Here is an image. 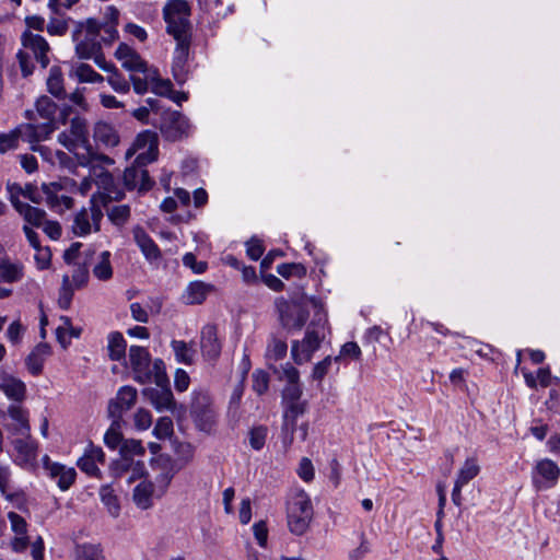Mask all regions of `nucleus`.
I'll use <instances>...</instances> for the list:
<instances>
[{
  "mask_svg": "<svg viewBox=\"0 0 560 560\" xmlns=\"http://www.w3.org/2000/svg\"><path fill=\"white\" fill-rule=\"evenodd\" d=\"M58 105L49 96H39L34 109H26L24 117L27 122L22 124L24 136L38 139L40 142L48 140L58 129L59 124L65 125L71 107L66 106L60 110V118L57 117Z\"/></svg>",
  "mask_w": 560,
  "mask_h": 560,
  "instance_id": "f257e3e1",
  "label": "nucleus"
},
{
  "mask_svg": "<svg viewBox=\"0 0 560 560\" xmlns=\"http://www.w3.org/2000/svg\"><path fill=\"white\" fill-rule=\"evenodd\" d=\"M129 361L133 372V380L139 384H147L154 380L156 385L166 381L165 364L163 360L151 361L149 351L140 346L129 348Z\"/></svg>",
  "mask_w": 560,
  "mask_h": 560,
  "instance_id": "f03ea898",
  "label": "nucleus"
},
{
  "mask_svg": "<svg viewBox=\"0 0 560 560\" xmlns=\"http://www.w3.org/2000/svg\"><path fill=\"white\" fill-rule=\"evenodd\" d=\"M326 315L316 313L308 325L302 340H294L291 345V357L293 361L302 365L311 361L313 353L317 351L326 338Z\"/></svg>",
  "mask_w": 560,
  "mask_h": 560,
  "instance_id": "7ed1b4c3",
  "label": "nucleus"
},
{
  "mask_svg": "<svg viewBox=\"0 0 560 560\" xmlns=\"http://www.w3.org/2000/svg\"><path fill=\"white\" fill-rule=\"evenodd\" d=\"M314 509L310 495L304 490L294 491L287 501V524L296 536L304 535L310 528Z\"/></svg>",
  "mask_w": 560,
  "mask_h": 560,
  "instance_id": "20e7f679",
  "label": "nucleus"
},
{
  "mask_svg": "<svg viewBox=\"0 0 560 560\" xmlns=\"http://www.w3.org/2000/svg\"><path fill=\"white\" fill-rule=\"evenodd\" d=\"M191 11L186 0H168L163 8V19L166 23V32L176 42L190 40Z\"/></svg>",
  "mask_w": 560,
  "mask_h": 560,
  "instance_id": "39448f33",
  "label": "nucleus"
},
{
  "mask_svg": "<svg viewBox=\"0 0 560 560\" xmlns=\"http://www.w3.org/2000/svg\"><path fill=\"white\" fill-rule=\"evenodd\" d=\"M190 417L196 428L202 432L211 433L217 425L218 413L209 392L194 390L190 402Z\"/></svg>",
  "mask_w": 560,
  "mask_h": 560,
  "instance_id": "423d86ee",
  "label": "nucleus"
},
{
  "mask_svg": "<svg viewBox=\"0 0 560 560\" xmlns=\"http://www.w3.org/2000/svg\"><path fill=\"white\" fill-rule=\"evenodd\" d=\"M101 24L93 19L77 24L72 38L75 43V52L80 59H91L101 51Z\"/></svg>",
  "mask_w": 560,
  "mask_h": 560,
  "instance_id": "0eeeda50",
  "label": "nucleus"
},
{
  "mask_svg": "<svg viewBox=\"0 0 560 560\" xmlns=\"http://www.w3.org/2000/svg\"><path fill=\"white\" fill-rule=\"evenodd\" d=\"M307 303L312 304L314 308H318L317 313H323L322 303L315 298L292 302L283 301L280 303V322L285 329L300 330L305 325L310 316Z\"/></svg>",
  "mask_w": 560,
  "mask_h": 560,
  "instance_id": "6e6552de",
  "label": "nucleus"
},
{
  "mask_svg": "<svg viewBox=\"0 0 560 560\" xmlns=\"http://www.w3.org/2000/svg\"><path fill=\"white\" fill-rule=\"evenodd\" d=\"M159 129L167 141H179L191 131L189 119L180 112L166 109L161 113Z\"/></svg>",
  "mask_w": 560,
  "mask_h": 560,
  "instance_id": "1a4fd4ad",
  "label": "nucleus"
},
{
  "mask_svg": "<svg viewBox=\"0 0 560 560\" xmlns=\"http://www.w3.org/2000/svg\"><path fill=\"white\" fill-rule=\"evenodd\" d=\"M58 142L69 151L86 150L92 144L88 120L79 115L72 117L69 128L58 135Z\"/></svg>",
  "mask_w": 560,
  "mask_h": 560,
  "instance_id": "9d476101",
  "label": "nucleus"
},
{
  "mask_svg": "<svg viewBox=\"0 0 560 560\" xmlns=\"http://www.w3.org/2000/svg\"><path fill=\"white\" fill-rule=\"evenodd\" d=\"M103 211L100 203H96V196L93 195L89 208H82L75 213L72 224V232L77 236H85L92 231L98 232Z\"/></svg>",
  "mask_w": 560,
  "mask_h": 560,
  "instance_id": "9b49d317",
  "label": "nucleus"
},
{
  "mask_svg": "<svg viewBox=\"0 0 560 560\" xmlns=\"http://www.w3.org/2000/svg\"><path fill=\"white\" fill-rule=\"evenodd\" d=\"M158 147L159 142L156 133L150 130H145L137 136L132 148L127 151L126 155L129 158L137 151L142 150V152L137 155L133 165L144 168L149 163H152L156 160L159 152Z\"/></svg>",
  "mask_w": 560,
  "mask_h": 560,
  "instance_id": "f8f14e48",
  "label": "nucleus"
},
{
  "mask_svg": "<svg viewBox=\"0 0 560 560\" xmlns=\"http://www.w3.org/2000/svg\"><path fill=\"white\" fill-rule=\"evenodd\" d=\"M3 428L8 440L28 436L31 434L28 411L21 405L11 404L3 415Z\"/></svg>",
  "mask_w": 560,
  "mask_h": 560,
  "instance_id": "ddd939ff",
  "label": "nucleus"
},
{
  "mask_svg": "<svg viewBox=\"0 0 560 560\" xmlns=\"http://www.w3.org/2000/svg\"><path fill=\"white\" fill-rule=\"evenodd\" d=\"M9 441L13 446V462L24 469H34L36 466L38 444L32 435L16 436Z\"/></svg>",
  "mask_w": 560,
  "mask_h": 560,
  "instance_id": "4468645a",
  "label": "nucleus"
},
{
  "mask_svg": "<svg viewBox=\"0 0 560 560\" xmlns=\"http://www.w3.org/2000/svg\"><path fill=\"white\" fill-rule=\"evenodd\" d=\"M559 477V466L549 458L538 460L532 471L533 486L539 491L553 488Z\"/></svg>",
  "mask_w": 560,
  "mask_h": 560,
  "instance_id": "2eb2a0df",
  "label": "nucleus"
},
{
  "mask_svg": "<svg viewBox=\"0 0 560 560\" xmlns=\"http://www.w3.org/2000/svg\"><path fill=\"white\" fill-rule=\"evenodd\" d=\"M280 380H285L287 384L281 392L282 404L300 401L302 396V387L300 385V372L291 363L280 366Z\"/></svg>",
  "mask_w": 560,
  "mask_h": 560,
  "instance_id": "dca6fc26",
  "label": "nucleus"
},
{
  "mask_svg": "<svg viewBox=\"0 0 560 560\" xmlns=\"http://www.w3.org/2000/svg\"><path fill=\"white\" fill-rule=\"evenodd\" d=\"M138 393L132 386H122L116 397L108 402V416L110 419L124 421V413L130 410L137 402Z\"/></svg>",
  "mask_w": 560,
  "mask_h": 560,
  "instance_id": "f3484780",
  "label": "nucleus"
},
{
  "mask_svg": "<svg viewBox=\"0 0 560 560\" xmlns=\"http://www.w3.org/2000/svg\"><path fill=\"white\" fill-rule=\"evenodd\" d=\"M23 141L30 144V149L34 152H40L46 149L40 145V141L38 139H32L24 136V130H22V124L16 126L9 133L0 135V153H5L10 150H14L19 147V142Z\"/></svg>",
  "mask_w": 560,
  "mask_h": 560,
  "instance_id": "a211bd4d",
  "label": "nucleus"
},
{
  "mask_svg": "<svg viewBox=\"0 0 560 560\" xmlns=\"http://www.w3.org/2000/svg\"><path fill=\"white\" fill-rule=\"evenodd\" d=\"M21 42L23 47L32 50L35 59L39 62L42 68H47L50 62L48 57L50 47L47 40L42 35L34 34L31 31H25L21 36Z\"/></svg>",
  "mask_w": 560,
  "mask_h": 560,
  "instance_id": "6ab92c4d",
  "label": "nucleus"
},
{
  "mask_svg": "<svg viewBox=\"0 0 560 560\" xmlns=\"http://www.w3.org/2000/svg\"><path fill=\"white\" fill-rule=\"evenodd\" d=\"M200 348L202 357L208 361H217L221 354L222 345L218 338L214 325H206L200 332Z\"/></svg>",
  "mask_w": 560,
  "mask_h": 560,
  "instance_id": "aec40b11",
  "label": "nucleus"
},
{
  "mask_svg": "<svg viewBox=\"0 0 560 560\" xmlns=\"http://www.w3.org/2000/svg\"><path fill=\"white\" fill-rule=\"evenodd\" d=\"M158 386L159 388H144L142 394L150 400L152 406L158 411H174L176 408V402L174 400L171 388L167 386V380L163 383V385Z\"/></svg>",
  "mask_w": 560,
  "mask_h": 560,
  "instance_id": "412c9836",
  "label": "nucleus"
},
{
  "mask_svg": "<svg viewBox=\"0 0 560 560\" xmlns=\"http://www.w3.org/2000/svg\"><path fill=\"white\" fill-rule=\"evenodd\" d=\"M122 180L128 190L138 189L139 192H145L154 185L148 171L133 164L125 170Z\"/></svg>",
  "mask_w": 560,
  "mask_h": 560,
  "instance_id": "4be33fe9",
  "label": "nucleus"
},
{
  "mask_svg": "<svg viewBox=\"0 0 560 560\" xmlns=\"http://www.w3.org/2000/svg\"><path fill=\"white\" fill-rule=\"evenodd\" d=\"M115 57L121 62L122 68L130 72H147L148 63L141 56L125 43L119 44Z\"/></svg>",
  "mask_w": 560,
  "mask_h": 560,
  "instance_id": "5701e85b",
  "label": "nucleus"
},
{
  "mask_svg": "<svg viewBox=\"0 0 560 560\" xmlns=\"http://www.w3.org/2000/svg\"><path fill=\"white\" fill-rule=\"evenodd\" d=\"M0 390L16 405H21L26 398L25 383L5 372L0 374Z\"/></svg>",
  "mask_w": 560,
  "mask_h": 560,
  "instance_id": "b1692460",
  "label": "nucleus"
},
{
  "mask_svg": "<svg viewBox=\"0 0 560 560\" xmlns=\"http://www.w3.org/2000/svg\"><path fill=\"white\" fill-rule=\"evenodd\" d=\"M93 140L97 149L114 148L119 143V135L112 124L100 120L93 126Z\"/></svg>",
  "mask_w": 560,
  "mask_h": 560,
  "instance_id": "393cba45",
  "label": "nucleus"
},
{
  "mask_svg": "<svg viewBox=\"0 0 560 560\" xmlns=\"http://www.w3.org/2000/svg\"><path fill=\"white\" fill-rule=\"evenodd\" d=\"M177 46L175 49L172 72L175 81L178 84H184L187 80L188 69H187V60L189 52L190 40L176 42Z\"/></svg>",
  "mask_w": 560,
  "mask_h": 560,
  "instance_id": "a878e982",
  "label": "nucleus"
},
{
  "mask_svg": "<svg viewBox=\"0 0 560 560\" xmlns=\"http://www.w3.org/2000/svg\"><path fill=\"white\" fill-rule=\"evenodd\" d=\"M105 455L101 447L90 444L84 454L78 459V467L91 477H98L100 469L97 463H104Z\"/></svg>",
  "mask_w": 560,
  "mask_h": 560,
  "instance_id": "bb28decb",
  "label": "nucleus"
},
{
  "mask_svg": "<svg viewBox=\"0 0 560 560\" xmlns=\"http://www.w3.org/2000/svg\"><path fill=\"white\" fill-rule=\"evenodd\" d=\"M0 492L1 494L14 504L16 508H20L25 502L24 492L16 488L11 480V471L9 467L0 465Z\"/></svg>",
  "mask_w": 560,
  "mask_h": 560,
  "instance_id": "cd10ccee",
  "label": "nucleus"
},
{
  "mask_svg": "<svg viewBox=\"0 0 560 560\" xmlns=\"http://www.w3.org/2000/svg\"><path fill=\"white\" fill-rule=\"evenodd\" d=\"M132 234L136 244L149 261H156L161 258L160 248L141 226H135Z\"/></svg>",
  "mask_w": 560,
  "mask_h": 560,
  "instance_id": "c85d7f7f",
  "label": "nucleus"
},
{
  "mask_svg": "<svg viewBox=\"0 0 560 560\" xmlns=\"http://www.w3.org/2000/svg\"><path fill=\"white\" fill-rule=\"evenodd\" d=\"M50 354V347L47 343H38L26 357L25 364L32 375H39L46 357Z\"/></svg>",
  "mask_w": 560,
  "mask_h": 560,
  "instance_id": "c756f323",
  "label": "nucleus"
},
{
  "mask_svg": "<svg viewBox=\"0 0 560 560\" xmlns=\"http://www.w3.org/2000/svg\"><path fill=\"white\" fill-rule=\"evenodd\" d=\"M282 406L284 407L283 429L293 434L296 427V419L306 411L307 402L305 400H300L282 404Z\"/></svg>",
  "mask_w": 560,
  "mask_h": 560,
  "instance_id": "7c9ffc66",
  "label": "nucleus"
},
{
  "mask_svg": "<svg viewBox=\"0 0 560 560\" xmlns=\"http://www.w3.org/2000/svg\"><path fill=\"white\" fill-rule=\"evenodd\" d=\"M212 288L211 284H207L202 281L189 283L183 295L185 303L189 305L201 304L207 299Z\"/></svg>",
  "mask_w": 560,
  "mask_h": 560,
  "instance_id": "2f4dec72",
  "label": "nucleus"
},
{
  "mask_svg": "<svg viewBox=\"0 0 560 560\" xmlns=\"http://www.w3.org/2000/svg\"><path fill=\"white\" fill-rule=\"evenodd\" d=\"M49 476L52 479H57V485L60 490L66 491L73 485L77 477V471L72 467H66L61 464H54L50 466Z\"/></svg>",
  "mask_w": 560,
  "mask_h": 560,
  "instance_id": "473e14b6",
  "label": "nucleus"
},
{
  "mask_svg": "<svg viewBox=\"0 0 560 560\" xmlns=\"http://www.w3.org/2000/svg\"><path fill=\"white\" fill-rule=\"evenodd\" d=\"M23 278V265L0 258V282L13 283Z\"/></svg>",
  "mask_w": 560,
  "mask_h": 560,
  "instance_id": "72a5a7b5",
  "label": "nucleus"
},
{
  "mask_svg": "<svg viewBox=\"0 0 560 560\" xmlns=\"http://www.w3.org/2000/svg\"><path fill=\"white\" fill-rule=\"evenodd\" d=\"M47 91L58 100H65L67 96L65 86H63V77L61 69L57 66H54L49 70L48 78L46 80Z\"/></svg>",
  "mask_w": 560,
  "mask_h": 560,
  "instance_id": "f704fd0d",
  "label": "nucleus"
},
{
  "mask_svg": "<svg viewBox=\"0 0 560 560\" xmlns=\"http://www.w3.org/2000/svg\"><path fill=\"white\" fill-rule=\"evenodd\" d=\"M16 211L28 224H32L33 226L39 228L46 222L45 210L33 207L28 203L16 206Z\"/></svg>",
  "mask_w": 560,
  "mask_h": 560,
  "instance_id": "c9c22d12",
  "label": "nucleus"
},
{
  "mask_svg": "<svg viewBox=\"0 0 560 560\" xmlns=\"http://www.w3.org/2000/svg\"><path fill=\"white\" fill-rule=\"evenodd\" d=\"M126 340L119 331H113L108 335V357L113 361H119L126 355Z\"/></svg>",
  "mask_w": 560,
  "mask_h": 560,
  "instance_id": "e433bc0d",
  "label": "nucleus"
},
{
  "mask_svg": "<svg viewBox=\"0 0 560 560\" xmlns=\"http://www.w3.org/2000/svg\"><path fill=\"white\" fill-rule=\"evenodd\" d=\"M153 485L150 481L140 482L133 490V501L142 510L152 505Z\"/></svg>",
  "mask_w": 560,
  "mask_h": 560,
  "instance_id": "4c0bfd02",
  "label": "nucleus"
},
{
  "mask_svg": "<svg viewBox=\"0 0 560 560\" xmlns=\"http://www.w3.org/2000/svg\"><path fill=\"white\" fill-rule=\"evenodd\" d=\"M148 78L150 79L151 91L153 93L160 96L170 97L173 91V84L171 80L160 78L159 71L155 68L148 73Z\"/></svg>",
  "mask_w": 560,
  "mask_h": 560,
  "instance_id": "58836bf2",
  "label": "nucleus"
},
{
  "mask_svg": "<svg viewBox=\"0 0 560 560\" xmlns=\"http://www.w3.org/2000/svg\"><path fill=\"white\" fill-rule=\"evenodd\" d=\"M93 275L102 281H106L113 276V268L110 265V253L102 252L97 257V262L93 267Z\"/></svg>",
  "mask_w": 560,
  "mask_h": 560,
  "instance_id": "ea45409f",
  "label": "nucleus"
},
{
  "mask_svg": "<svg viewBox=\"0 0 560 560\" xmlns=\"http://www.w3.org/2000/svg\"><path fill=\"white\" fill-rule=\"evenodd\" d=\"M171 346L177 361L188 365L194 363L196 351L190 345L183 340H173Z\"/></svg>",
  "mask_w": 560,
  "mask_h": 560,
  "instance_id": "a19ab883",
  "label": "nucleus"
},
{
  "mask_svg": "<svg viewBox=\"0 0 560 560\" xmlns=\"http://www.w3.org/2000/svg\"><path fill=\"white\" fill-rule=\"evenodd\" d=\"M480 471V467L475 457L467 458L459 469L457 478L455 481H458L462 485H467L470 480H472Z\"/></svg>",
  "mask_w": 560,
  "mask_h": 560,
  "instance_id": "79ce46f5",
  "label": "nucleus"
},
{
  "mask_svg": "<svg viewBox=\"0 0 560 560\" xmlns=\"http://www.w3.org/2000/svg\"><path fill=\"white\" fill-rule=\"evenodd\" d=\"M125 421L112 419V424L104 435V442L109 448H117L122 443L121 428Z\"/></svg>",
  "mask_w": 560,
  "mask_h": 560,
  "instance_id": "37998d69",
  "label": "nucleus"
},
{
  "mask_svg": "<svg viewBox=\"0 0 560 560\" xmlns=\"http://www.w3.org/2000/svg\"><path fill=\"white\" fill-rule=\"evenodd\" d=\"M93 254V252H86L84 262L77 265L73 269L71 278L74 287L78 289L84 287L89 281L88 265L90 264V258Z\"/></svg>",
  "mask_w": 560,
  "mask_h": 560,
  "instance_id": "c03bdc74",
  "label": "nucleus"
},
{
  "mask_svg": "<svg viewBox=\"0 0 560 560\" xmlns=\"http://www.w3.org/2000/svg\"><path fill=\"white\" fill-rule=\"evenodd\" d=\"M107 217L114 225L121 228L130 219V207L128 205L112 207L107 210Z\"/></svg>",
  "mask_w": 560,
  "mask_h": 560,
  "instance_id": "a18cd8bd",
  "label": "nucleus"
},
{
  "mask_svg": "<svg viewBox=\"0 0 560 560\" xmlns=\"http://www.w3.org/2000/svg\"><path fill=\"white\" fill-rule=\"evenodd\" d=\"M288 345L284 340L273 337L268 343L266 358L268 360L279 361L287 355Z\"/></svg>",
  "mask_w": 560,
  "mask_h": 560,
  "instance_id": "49530a36",
  "label": "nucleus"
},
{
  "mask_svg": "<svg viewBox=\"0 0 560 560\" xmlns=\"http://www.w3.org/2000/svg\"><path fill=\"white\" fill-rule=\"evenodd\" d=\"M61 185L58 183H49L42 185V195L44 200L50 209H57L59 203L58 191L61 190Z\"/></svg>",
  "mask_w": 560,
  "mask_h": 560,
  "instance_id": "de8ad7c7",
  "label": "nucleus"
},
{
  "mask_svg": "<svg viewBox=\"0 0 560 560\" xmlns=\"http://www.w3.org/2000/svg\"><path fill=\"white\" fill-rule=\"evenodd\" d=\"M94 195L96 196V203H100L101 208L107 207L110 201H119L125 197L124 190L116 183L114 187Z\"/></svg>",
  "mask_w": 560,
  "mask_h": 560,
  "instance_id": "09e8293b",
  "label": "nucleus"
},
{
  "mask_svg": "<svg viewBox=\"0 0 560 560\" xmlns=\"http://www.w3.org/2000/svg\"><path fill=\"white\" fill-rule=\"evenodd\" d=\"M86 154L82 156L80 160L81 165H88L94 162H100L106 165L114 164V160L108 155L98 152V149L93 147L92 144L85 150Z\"/></svg>",
  "mask_w": 560,
  "mask_h": 560,
  "instance_id": "8fccbe9b",
  "label": "nucleus"
},
{
  "mask_svg": "<svg viewBox=\"0 0 560 560\" xmlns=\"http://www.w3.org/2000/svg\"><path fill=\"white\" fill-rule=\"evenodd\" d=\"M75 553L77 560H104L103 551L96 545H80Z\"/></svg>",
  "mask_w": 560,
  "mask_h": 560,
  "instance_id": "3c124183",
  "label": "nucleus"
},
{
  "mask_svg": "<svg viewBox=\"0 0 560 560\" xmlns=\"http://www.w3.org/2000/svg\"><path fill=\"white\" fill-rule=\"evenodd\" d=\"M102 502L107 506L108 512L113 516H117L119 513V504L117 497L114 494V490L110 486H103L100 490Z\"/></svg>",
  "mask_w": 560,
  "mask_h": 560,
  "instance_id": "603ef678",
  "label": "nucleus"
},
{
  "mask_svg": "<svg viewBox=\"0 0 560 560\" xmlns=\"http://www.w3.org/2000/svg\"><path fill=\"white\" fill-rule=\"evenodd\" d=\"M174 432L173 420L170 417L158 419L153 429V435L159 440H165L172 436Z\"/></svg>",
  "mask_w": 560,
  "mask_h": 560,
  "instance_id": "864d4df0",
  "label": "nucleus"
},
{
  "mask_svg": "<svg viewBox=\"0 0 560 560\" xmlns=\"http://www.w3.org/2000/svg\"><path fill=\"white\" fill-rule=\"evenodd\" d=\"M145 453L144 447L138 440H126L121 443L120 454L125 460L130 459L132 456H142Z\"/></svg>",
  "mask_w": 560,
  "mask_h": 560,
  "instance_id": "5fc2aeb1",
  "label": "nucleus"
},
{
  "mask_svg": "<svg viewBox=\"0 0 560 560\" xmlns=\"http://www.w3.org/2000/svg\"><path fill=\"white\" fill-rule=\"evenodd\" d=\"M252 388L257 395H264L269 388V375L262 370H256L252 374Z\"/></svg>",
  "mask_w": 560,
  "mask_h": 560,
  "instance_id": "6e6d98bb",
  "label": "nucleus"
},
{
  "mask_svg": "<svg viewBox=\"0 0 560 560\" xmlns=\"http://www.w3.org/2000/svg\"><path fill=\"white\" fill-rule=\"evenodd\" d=\"M75 74L80 82H102L104 79L103 77L94 71V69L86 63H81L75 69Z\"/></svg>",
  "mask_w": 560,
  "mask_h": 560,
  "instance_id": "4d7b16f0",
  "label": "nucleus"
},
{
  "mask_svg": "<svg viewBox=\"0 0 560 560\" xmlns=\"http://www.w3.org/2000/svg\"><path fill=\"white\" fill-rule=\"evenodd\" d=\"M73 296V290L71 288L70 278L68 275L62 277V284L59 292L58 304L62 310H68L70 307L71 301Z\"/></svg>",
  "mask_w": 560,
  "mask_h": 560,
  "instance_id": "13d9d810",
  "label": "nucleus"
},
{
  "mask_svg": "<svg viewBox=\"0 0 560 560\" xmlns=\"http://www.w3.org/2000/svg\"><path fill=\"white\" fill-rule=\"evenodd\" d=\"M112 74L107 77L108 84L113 88L117 93H127L130 90L129 80H127L121 73H119L116 69L110 71Z\"/></svg>",
  "mask_w": 560,
  "mask_h": 560,
  "instance_id": "bf43d9fd",
  "label": "nucleus"
},
{
  "mask_svg": "<svg viewBox=\"0 0 560 560\" xmlns=\"http://www.w3.org/2000/svg\"><path fill=\"white\" fill-rule=\"evenodd\" d=\"M267 438V428L264 425L255 427L249 432L250 446L259 451L264 447Z\"/></svg>",
  "mask_w": 560,
  "mask_h": 560,
  "instance_id": "052dcab7",
  "label": "nucleus"
},
{
  "mask_svg": "<svg viewBox=\"0 0 560 560\" xmlns=\"http://www.w3.org/2000/svg\"><path fill=\"white\" fill-rule=\"evenodd\" d=\"M152 70H154V68L148 67V71L142 72L144 74V78H140L133 73L130 74L129 83L130 82L132 83L133 91L137 94L142 95L148 92L149 85H151L150 79L148 78V73L151 72Z\"/></svg>",
  "mask_w": 560,
  "mask_h": 560,
  "instance_id": "680f3d73",
  "label": "nucleus"
},
{
  "mask_svg": "<svg viewBox=\"0 0 560 560\" xmlns=\"http://www.w3.org/2000/svg\"><path fill=\"white\" fill-rule=\"evenodd\" d=\"M332 361H335L334 358H331L330 355H327L325 359L317 362L313 368L312 378L315 381L322 382L324 380V377L326 376V374L328 373Z\"/></svg>",
  "mask_w": 560,
  "mask_h": 560,
  "instance_id": "e2e57ef3",
  "label": "nucleus"
},
{
  "mask_svg": "<svg viewBox=\"0 0 560 560\" xmlns=\"http://www.w3.org/2000/svg\"><path fill=\"white\" fill-rule=\"evenodd\" d=\"M133 421L138 430H147L152 424V416L149 410L140 408L133 415Z\"/></svg>",
  "mask_w": 560,
  "mask_h": 560,
  "instance_id": "0e129e2a",
  "label": "nucleus"
},
{
  "mask_svg": "<svg viewBox=\"0 0 560 560\" xmlns=\"http://www.w3.org/2000/svg\"><path fill=\"white\" fill-rule=\"evenodd\" d=\"M94 175L96 177L95 184L100 189H103V191L115 186V178L109 172L102 168L97 173L96 168L94 167Z\"/></svg>",
  "mask_w": 560,
  "mask_h": 560,
  "instance_id": "69168bd1",
  "label": "nucleus"
},
{
  "mask_svg": "<svg viewBox=\"0 0 560 560\" xmlns=\"http://www.w3.org/2000/svg\"><path fill=\"white\" fill-rule=\"evenodd\" d=\"M98 37H101V40L106 45L114 43L118 38L116 25L113 23L101 24V34Z\"/></svg>",
  "mask_w": 560,
  "mask_h": 560,
  "instance_id": "338daca9",
  "label": "nucleus"
},
{
  "mask_svg": "<svg viewBox=\"0 0 560 560\" xmlns=\"http://www.w3.org/2000/svg\"><path fill=\"white\" fill-rule=\"evenodd\" d=\"M183 264L198 275L203 273L208 268V264L206 261H198L192 253H187L184 255Z\"/></svg>",
  "mask_w": 560,
  "mask_h": 560,
  "instance_id": "774afa93",
  "label": "nucleus"
}]
</instances>
